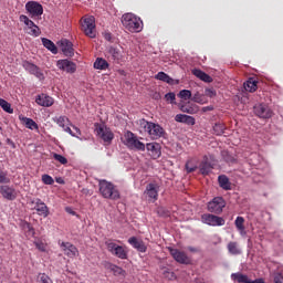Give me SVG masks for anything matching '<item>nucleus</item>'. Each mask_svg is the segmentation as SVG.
Masks as SVG:
<instances>
[{
    "label": "nucleus",
    "instance_id": "nucleus-1",
    "mask_svg": "<svg viewBox=\"0 0 283 283\" xmlns=\"http://www.w3.org/2000/svg\"><path fill=\"white\" fill-rule=\"evenodd\" d=\"M99 193L107 200H120V191L118 188L105 179L98 181Z\"/></svg>",
    "mask_w": 283,
    "mask_h": 283
},
{
    "label": "nucleus",
    "instance_id": "nucleus-2",
    "mask_svg": "<svg viewBox=\"0 0 283 283\" xmlns=\"http://www.w3.org/2000/svg\"><path fill=\"white\" fill-rule=\"evenodd\" d=\"M122 24L128 32H143V20L134 13L123 14Z\"/></svg>",
    "mask_w": 283,
    "mask_h": 283
},
{
    "label": "nucleus",
    "instance_id": "nucleus-3",
    "mask_svg": "<svg viewBox=\"0 0 283 283\" xmlns=\"http://www.w3.org/2000/svg\"><path fill=\"white\" fill-rule=\"evenodd\" d=\"M105 247L108 253H112L115 258H118L119 260H127L129 255L127 247L118 245L112 239L105 241Z\"/></svg>",
    "mask_w": 283,
    "mask_h": 283
},
{
    "label": "nucleus",
    "instance_id": "nucleus-4",
    "mask_svg": "<svg viewBox=\"0 0 283 283\" xmlns=\"http://www.w3.org/2000/svg\"><path fill=\"white\" fill-rule=\"evenodd\" d=\"M19 21L20 23L24 24V32L27 34L34 38L41 36V29L39 28V25H36V23H34V21H32V19H30V17L21 14L19 17Z\"/></svg>",
    "mask_w": 283,
    "mask_h": 283
},
{
    "label": "nucleus",
    "instance_id": "nucleus-5",
    "mask_svg": "<svg viewBox=\"0 0 283 283\" xmlns=\"http://www.w3.org/2000/svg\"><path fill=\"white\" fill-rule=\"evenodd\" d=\"M145 132H147L148 136L151 140H158V138H165V128L160 126V124H156L154 122H146L144 125Z\"/></svg>",
    "mask_w": 283,
    "mask_h": 283
},
{
    "label": "nucleus",
    "instance_id": "nucleus-6",
    "mask_svg": "<svg viewBox=\"0 0 283 283\" xmlns=\"http://www.w3.org/2000/svg\"><path fill=\"white\" fill-rule=\"evenodd\" d=\"M24 8L30 19H33L34 21L43 17V4H41L38 1H34V0L28 1Z\"/></svg>",
    "mask_w": 283,
    "mask_h": 283
},
{
    "label": "nucleus",
    "instance_id": "nucleus-7",
    "mask_svg": "<svg viewBox=\"0 0 283 283\" xmlns=\"http://www.w3.org/2000/svg\"><path fill=\"white\" fill-rule=\"evenodd\" d=\"M125 145L128 146L129 149H137V151H145L146 146L143 142L138 140V137L134 135V133L127 130L124 135Z\"/></svg>",
    "mask_w": 283,
    "mask_h": 283
},
{
    "label": "nucleus",
    "instance_id": "nucleus-8",
    "mask_svg": "<svg viewBox=\"0 0 283 283\" xmlns=\"http://www.w3.org/2000/svg\"><path fill=\"white\" fill-rule=\"evenodd\" d=\"M82 30L90 39H96V19L94 17L84 18Z\"/></svg>",
    "mask_w": 283,
    "mask_h": 283
},
{
    "label": "nucleus",
    "instance_id": "nucleus-9",
    "mask_svg": "<svg viewBox=\"0 0 283 283\" xmlns=\"http://www.w3.org/2000/svg\"><path fill=\"white\" fill-rule=\"evenodd\" d=\"M95 134L102 138L104 143H112L114 140V133L105 124H95Z\"/></svg>",
    "mask_w": 283,
    "mask_h": 283
},
{
    "label": "nucleus",
    "instance_id": "nucleus-10",
    "mask_svg": "<svg viewBox=\"0 0 283 283\" xmlns=\"http://www.w3.org/2000/svg\"><path fill=\"white\" fill-rule=\"evenodd\" d=\"M22 67L25 70V72H29V74H32L35 76V78H39V81H45V75L43 74V71L35 65L34 63L30 61H23Z\"/></svg>",
    "mask_w": 283,
    "mask_h": 283
},
{
    "label": "nucleus",
    "instance_id": "nucleus-11",
    "mask_svg": "<svg viewBox=\"0 0 283 283\" xmlns=\"http://www.w3.org/2000/svg\"><path fill=\"white\" fill-rule=\"evenodd\" d=\"M224 207H227V202L222 197H214L208 202V211H210V213H216L217 216L222 213V209H224Z\"/></svg>",
    "mask_w": 283,
    "mask_h": 283
},
{
    "label": "nucleus",
    "instance_id": "nucleus-12",
    "mask_svg": "<svg viewBox=\"0 0 283 283\" xmlns=\"http://www.w3.org/2000/svg\"><path fill=\"white\" fill-rule=\"evenodd\" d=\"M201 222L208 224L209 227H224V218L218 217L211 213H205L201 216Z\"/></svg>",
    "mask_w": 283,
    "mask_h": 283
},
{
    "label": "nucleus",
    "instance_id": "nucleus-13",
    "mask_svg": "<svg viewBox=\"0 0 283 283\" xmlns=\"http://www.w3.org/2000/svg\"><path fill=\"white\" fill-rule=\"evenodd\" d=\"M168 251H169L170 255L174 258V260L176 262H178L179 264H190L191 263V259H189L187 253H185L178 249H174V248H168Z\"/></svg>",
    "mask_w": 283,
    "mask_h": 283
},
{
    "label": "nucleus",
    "instance_id": "nucleus-14",
    "mask_svg": "<svg viewBox=\"0 0 283 283\" xmlns=\"http://www.w3.org/2000/svg\"><path fill=\"white\" fill-rule=\"evenodd\" d=\"M254 114L259 118H272L273 109H271L266 104H256L254 105Z\"/></svg>",
    "mask_w": 283,
    "mask_h": 283
},
{
    "label": "nucleus",
    "instance_id": "nucleus-15",
    "mask_svg": "<svg viewBox=\"0 0 283 283\" xmlns=\"http://www.w3.org/2000/svg\"><path fill=\"white\" fill-rule=\"evenodd\" d=\"M0 193L2 198H4V200H10V201L17 200V198L19 197V191H17L14 187L8 186V185L0 186Z\"/></svg>",
    "mask_w": 283,
    "mask_h": 283
},
{
    "label": "nucleus",
    "instance_id": "nucleus-16",
    "mask_svg": "<svg viewBox=\"0 0 283 283\" xmlns=\"http://www.w3.org/2000/svg\"><path fill=\"white\" fill-rule=\"evenodd\" d=\"M56 66L59 67V70H62L67 74H74V72H76V63L70 60H59Z\"/></svg>",
    "mask_w": 283,
    "mask_h": 283
},
{
    "label": "nucleus",
    "instance_id": "nucleus-17",
    "mask_svg": "<svg viewBox=\"0 0 283 283\" xmlns=\"http://www.w3.org/2000/svg\"><path fill=\"white\" fill-rule=\"evenodd\" d=\"M61 249L67 258H78V249L74 244L70 242H62Z\"/></svg>",
    "mask_w": 283,
    "mask_h": 283
},
{
    "label": "nucleus",
    "instance_id": "nucleus-18",
    "mask_svg": "<svg viewBox=\"0 0 283 283\" xmlns=\"http://www.w3.org/2000/svg\"><path fill=\"white\" fill-rule=\"evenodd\" d=\"M32 205H35L34 210L38 212V216H43V218H48V216H50V209L41 199H35L32 201Z\"/></svg>",
    "mask_w": 283,
    "mask_h": 283
},
{
    "label": "nucleus",
    "instance_id": "nucleus-19",
    "mask_svg": "<svg viewBox=\"0 0 283 283\" xmlns=\"http://www.w3.org/2000/svg\"><path fill=\"white\" fill-rule=\"evenodd\" d=\"M35 103L40 105V107H52L54 105V98L48 94H40L35 98Z\"/></svg>",
    "mask_w": 283,
    "mask_h": 283
},
{
    "label": "nucleus",
    "instance_id": "nucleus-20",
    "mask_svg": "<svg viewBox=\"0 0 283 283\" xmlns=\"http://www.w3.org/2000/svg\"><path fill=\"white\" fill-rule=\"evenodd\" d=\"M146 149H147L149 156L154 158V160L158 159V157L161 156V154H163L160 150V144H158V143L146 144Z\"/></svg>",
    "mask_w": 283,
    "mask_h": 283
},
{
    "label": "nucleus",
    "instance_id": "nucleus-21",
    "mask_svg": "<svg viewBox=\"0 0 283 283\" xmlns=\"http://www.w3.org/2000/svg\"><path fill=\"white\" fill-rule=\"evenodd\" d=\"M145 196L148 197L149 200L156 202L158 200V185L156 184H148L146 186V190L144 191Z\"/></svg>",
    "mask_w": 283,
    "mask_h": 283
},
{
    "label": "nucleus",
    "instance_id": "nucleus-22",
    "mask_svg": "<svg viewBox=\"0 0 283 283\" xmlns=\"http://www.w3.org/2000/svg\"><path fill=\"white\" fill-rule=\"evenodd\" d=\"M128 244H130L133 249L138 250L139 253H145L147 251V245H145V242H143V240H138L136 237H130L128 239Z\"/></svg>",
    "mask_w": 283,
    "mask_h": 283
},
{
    "label": "nucleus",
    "instance_id": "nucleus-23",
    "mask_svg": "<svg viewBox=\"0 0 283 283\" xmlns=\"http://www.w3.org/2000/svg\"><path fill=\"white\" fill-rule=\"evenodd\" d=\"M60 46L64 56H74V44L71 41L62 40Z\"/></svg>",
    "mask_w": 283,
    "mask_h": 283
},
{
    "label": "nucleus",
    "instance_id": "nucleus-24",
    "mask_svg": "<svg viewBox=\"0 0 283 283\" xmlns=\"http://www.w3.org/2000/svg\"><path fill=\"white\" fill-rule=\"evenodd\" d=\"M180 112H184V114H198L199 107L196 104H181L179 106Z\"/></svg>",
    "mask_w": 283,
    "mask_h": 283
},
{
    "label": "nucleus",
    "instance_id": "nucleus-25",
    "mask_svg": "<svg viewBox=\"0 0 283 283\" xmlns=\"http://www.w3.org/2000/svg\"><path fill=\"white\" fill-rule=\"evenodd\" d=\"M192 74L193 76H197V78H200V81H203V83L213 82V78L209 74L202 72L201 70L195 69L192 70Z\"/></svg>",
    "mask_w": 283,
    "mask_h": 283
},
{
    "label": "nucleus",
    "instance_id": "nucleus-26",
    "mask_svg": "<svg viewBox=\"0 0 283 283\" xmlns=\"http://www.w3.org/2000/svg\"><path fill=\"white\" fill-rule=\"evenodd\" d=\"M228 251L230 255H242V248L235 241H231L228 243Z\"/></svg>",
    "mask_w": 283,
    "mask_h": 283
},
{
    "label": "nucleus",
    "instance_id": "nucleus-27",
    "mask_svg": "<svg viewBox=\"0 0 283 283\" xmlns=\"http://www.w3.org/2000/svg\"><path fill=\"white\" fill-rule=\"evenodd\" d=\"M41 41H42V44L46 48V50L52 52V54H59V49L56 48V44L52 42V40L48 38H42Z\"/></svg>",
    "mask_w": 283,
    "mask_h": 283
},
{
    "label": "nucleus",
    "instance_id": "nucleus-28",
    "mask_svg": "<svg viewBox=\"0 0 283 283\" xmlns=\"http://www.w3.org/2000/svg\"><path fill=\"white\" fill-rule=\"evenodd\" d=\"M219 186L224 191H231V181H229V177L227 175H221L218 177Z\"/></svg>",
    "mask_w": 283,
    "mask_h": 283
},
{
    "label": "nucleus",
    "instance_id": "nucleus-29",
    "mask_svg": "<svg viewBox=\"0 0 283 283\" xmlns=\"http://www.w3.org/2000/svg\"><path fill=\"white\" fill-rule=\"evenodd\" d=\"M191 101L193 103H198V105H207V103H209L207 95L201 94L200 92H196L191 97Z\"/></svg>",
    "mask_w": 283,
    "mask_h": 283
},
{
    "label": "nucleus",
    "instance_id": "nucleus-30",
    "mask_svg": "<svg viewBox=\"0 0 283 283\" xmlns=\"http://www.w3.org/2000/svg\"><path fill=\"white\" fill-rule=\"evenodd\" d=\"M156 81H163V83H167L168 85H174L175 81L165 72H158L155 75Z\"/></svg>",
    "mask_w": 283,
    "mask_h": 283
},
{
    "label": "nucleus",
    "instance_id": "nucleus-31",
    "mask_svg": "<svg viewBox=\"0 0 283 283\" xmlns=\"http://www.w3.org/2000/svg\"><path fill=\"white\" fill-rule=\"evenodd\" d=\"M231 280H233V282H238V283H251V279H249L248 275L242 274L240 272L232 273L231 274Z\"/></svg>",
    "mask_w": 283,
    "mask_h": 283
},
{
    "label": "nucleus",
    "instance_id": "nucleus-32",
    "mask_svg": "<svg viewBox=\"0 0 283 283\" xmlns=\"http://www.w3.org/2000/svg\"><path fill=\"white\" fill-rule=\"evenodd\" d=\"M108 54L111 56V59H113V61H120V59H123V54L120 53V49L115 48V46H111L108 49Z\"/></svg>",
    "mask_w": 283,
    "mask_h": 283
},
{
    "label": "nucleus",
    "instance_id": "nucleus-33",
    "mask_svg": "<svg viewBox=\"0 0 283 283\" xmlns=\"http://www.w3.org/2000/svg\"><path fill=\"white\" fill-rule=\"evenodd\" d=\"M235 228L239 231L241 235H247V230L244 228V218L243 217H237L234 221Z\"/></svg>",
    "mask_w": 283,
    "mask_h": 283
},
{
    "label": "nucleus",
    "instance_id": "nucleus-34",
    "mask_svg": "<svg viewBox=\"0 0 283 283\" xmlns=\"http://www.w3.org/2000/svg\"><path fill=\"white\" fill-rule=\"evenodd\" d=\"M243 87L245 92H255L258 90V82L253 80V77H250L244 84Z\"/></svg>",
    "mask_w": 283,
    "mask_h": 283
},
{
    "label": "nucleus",
    "instance_id": "nucleus-35",
    "mask_svg": "<svg viewBox=\"0 0 283 283\" xmlns=\"http://www.w3.org/2000/svg\"><path fill=\"white\" fill-rule=\"evenodd\" d=\"M71 127H73L75 133L72 132ZM71 127H70V125H67L66 127L63 128V132H66V134H70V136H73V138H80V136H81V128H78V127H76L75 125H72V124H71Z\"/></svg>",
    "mask_w": 283,
    "mask_h": 283
},
{
    "label": "nucleus",
    "instance_id": "nucleus-36",
    "mask_svg": "<svg viewBox=\"0 0 283 283\" xmlns=\"http://www.w3.org/2000/svg\"><path fill=\"white\" fill-rule=\"evenodd\" d=\"M95 70H107L109 67V63L106 62L103 57H97L94 62Z\"/></svg>",
    "mask_w": 283,
    "mask_h": 283
},
{
    "label": "nucleus",
    "instance_id": "nucleus-37",
    "mask_svg": "<svg viewBox=\"0 0 283 283\" xmlns=\"http://www.w3.org/2000/svg\"><path fill=\"white\" fill-rule=\"evenodd\" d=\"M54 123H56V125H59V127H62V129H64V127H66L67 125H72V123H70V118H67V116H60V117H55L53 118Z\"/></svg>",
    "mask_w": 283,
    "mask_h": 283
},
{
    "label": "nucleus",
    "instance_id": "nucleus-38",
    "mask_svg": "<svg viewBox=\"0 0 283 283\" xmlns=\"http://www.w3.org/2000/svg\"><path fill=\"white\" fill-rule=\"evenodd\" d=\"M22 123H24L27 129H39V124L30 117H22Z\"/></svg>",
    "mask_w": 283,
    "mask_h": 283
},
{
    "label": "nucleus",
    "instance_id": "nucleus-39",
    "mask_svg": "<svg viewBox=\"0 0 283 283\" xmlns=\"http://www.w3.org/2000/svg\"><path fill=\"white\" fill-rule=\"evenodd\" d=\"M0 107L3 109V112H7V114H13L14 109H12V106L8 101L0 98Z\"/></svg>",
    "mask_w": 283,
    "mask_h": 283
},
{
    "label": "nucleus",
    "instance_id": "nucleus-40",
    "mask_svg": "<svg viewBox=\"0 0 283 283\" xmlns=\"http://www.w3.org/2000/svg\"><path fill=\"white\" fill-rule=\"evenodd\" d=\"M108 269L114 273V275H125V270L118 265L108 263Z\"/></svg>",
    "mask_w": 283,
    "mask_h": 283
},
{
    "label": "nucleus",
    "instance_id": "nucleus-41",
    "mask_svg": "<svg viewBox=\"0 0 283 283\" xmlns=\"http://www.w3.org/2000/svg\"><path fill=\"white\" fill-rule=\"evenodd\" d=\"M211 169H212V167H211V164H209V163H202L200 166V172L203 176L211 174Z\"/></svg>",
    "mask_w": 283,
    "mask_h": 283
},
{
    "label": "nucleus",
    "instance_id": "nucleus-42",
    "mask_svg": "<svg viewBox=\"0 0 283 283\" xmlns=\"http://www.w3.org/2000/svg\"><path fill=\"white\" fill-rule=\"evenodd\" d=\"M0 185H10V177H8V171L0 170Z\"/></svg>",
    "mask_w": 283,
    "mask_h": 283
},
{
    "label": "nucleus",
    "instance_id": "nucleus-43",
    "mask_svg": "<svg viewBox=\"0 0 283 283\" xmlns=\"http://www.w3.org/2000/svg\"><path fill=\"white\" fill-rule=\"evenodd\" d=\"M179 98H182L184 101H189L191 97V91L189 90H181L178 94Z\"/></svg>",
    "mask_w": 283,
    "mask_h": 283
},
{
    "label": "nucleus",
    "instance_id": "nucleus-44",
    "mask_svg": "<svg viewBox=\"0 0 283 283\" xmlns=\"http://www.w3.org/2000/svg\"><path fill=\"white\" fill-rule=\"evenodd\" d=\"M213 132L216 136H222L224 134V125L223 124H216L213 126Z\"/></svg>",
    "mask_w": 283,
    "mask_h": 283
},
{
    "label": "nucleus",
    "instance_id": "nucleus-45",
    "mask_svg": "<svg viewBox=\"0 0 283 283\" xmlns=\"http://www.w3.org/2000/svg\"><path fill=\"white\" fill-rule=\"evenodd\" d=\"M54 160H57L60 165H67V158H65L63 155H59L56 153L53 154Z\"/></svg>",
    "mask_w": 283,
    "mask_h": 283
},
{
    "label": "nucleus",
    "instance_id": "nucleus-46",
    "mask_svg": "<svg viewBox=\"0 0 283 283\" xmlns=\"http://www.w3.org/2000/svg\"><path fill=\"white\" fill-rule=\"evenodd\" d=\"M42 182L43 185H53L54 178H52L50 175H42Z\"/></svg>",
    "mask_w": 283,
    "mask_h": 283
},
{
    "label": "nucleus",
    "instance_id": "nucleus-47",
    "mask_svg": "<svg viewBox=\"0 0 283 283\" xmlns=\"http://www.w3.org/2000/svg\"><path fill=\"white\" fill-rule=\"evenodd\" d=\"M166 101H169L171 105H176V93H167L165 95Z\"/></svg>",
    "mask_w": 283,
    "mask_h": 283
},
{
    "label": "nucleus",
    "instance_id": "nucleus-48",
    "mask_svg": "<svg viewBox=\"0 0 283 283\" xmlns=\"http://www.w3.org/2000/svg\"><path fill=\"white\" fill-rule=\"evenodd\" d=\"M34 245L39 251H41L42 253H45L46 245L45 243H43V241H34Z\"/></svg>",
    "mask_w": 283,
    "mask_h": 283
},
{
    "label": "nucleus",
    "instance_id": "nucleus-49",
    "mask_svg": "<svg viewBox=\"0 0 283 283\" xmlns=\"http://www.w3.org/2000/svg\"><path fill=\"white\" fill-rule=\"evenodd\" d=\"M196 169H198V167L193 165L191 161L186 163V170L188 174H192V171H195Z\"/></svg>",
    "mask_w": 283,
    "mask_h": 283
},
{
    "label": "nucleus",
    "instance_id": "nucleus-50",
    "mask_svg": "<svg viewBox=\"0 0 283 283\" xmlns=\"http://www.w3.org/2000/svg\"><path fill=\"white\" fill-rule=\"evenodd\" d=\"M39 277L41 283H52V279H50L45 273H41Z\"/></svg>",
    "mask_w": 283,
    "mask_h": 283
},
{
    "label": "nucleus",
    "instance_id": "nucleus-51",
    "mask_svg": "<svg viewBox=\"0 0 283 283\" xmlns=\"http://www.w3.org/2000/svg\"><path fill=\"white\" fill-rule=\"evenodd\" d=\"M217 95L218 93L216 92V90L206 88V96H208L209 98H216Z\"/></svg>",
    "mask_w": 283,
    "mask_h": 283
},
{
    "label": "nucleus",
    "instance_id": "nucleus-52",
    "mask_svg": "<svg viewBox=\"0 0 283 283\" xmlns=\"http://www.w3.org/2000/svg\"><path fill=\"white\" fill-rule=\"evenodd\" d=\"M184 123L186 125H196V118H193V116L186 115V119Z\"/></svg>",
    "mask_w": 283,
    "mask_h": 283
},
{
    "label": "nucleus",
    "instance_id": "nucleus-53",
    "mask_svg": "<svg viewBox=\"0 0 283 283\" xmlns=\"http://www.w3.org/2000/svg\"><path fill=\"white\" fill-rule=\"evenodd\" d=\"M27 229H28L27 234L30 235L31 238H34V235L36 233L34 231V228L30 223H27Z\"/></svg>",
    "mask_w": 283,
    "mask_h": 283
},
{
    "label": "nucleus",
    "instance_id": "nucleus-54",
    "mask_svg": "<svg viewBox=\"0 0 283 283\" xmlns=\"http://www.w3.org/2000/svg\"><path fill=\"white\" fill-rule=\"evenodd\" d=\"M186 118H187V115H185V114H177L175 116L176 123H185Z\"/></svg>",
    "mask_w": 283,
    "mask_h": 283
},
{
    "label": "nucleus",
    "instance_id": "nucleus-55",
    "mask_svg": "<svg viewBox=\"0 0 283 283\" xmlns=\"http://www.w3.org/2000/svg\"><path fill=\"white\" fill-rule=\"evenodd\" d=\"M274 283H283V272H279L275 274Z\"/></svg>",
    "mask_w": 283,
    "mask_h": 283
},
{
    "label": "nucleus",
    "instance_id": "nucleus-56",
    "mask_svg": "<svg viewBox=\"0 0 283 283\" xmlns=\"http://www.w3.org/2000/svg\"><path fill=\"white\" fill-rule=\"evenodd\" d=\"M164 275L165 277H168V280H171V281L176 280V274L174 272L165 271Z\"/></svg>",
    "mask_w": 283,
    "mask_h": 283
},
{
    "label": "nucleus",
    "instance_id": "nucleus-57",
    "mask_svg": "<svg viewBox=\"0 0 283 283\" xmlns=\"http://www.w3.org/2000/svg\"><path fill=\"white\" fill-rule=\"evenodd\" d=\"M202 112H203V113L213 112V106H206V107H202Z\"/></svg>",
    "mask_w": 283,
    "mask_h": 283
},
{
    "label": "nucleus",
    "instance_id": "nucleus-58",
    "mask_svg": "<svg viewBox=\"0 0 283 283\" xmlns=\"http://www.w3.org/2000/svg\"><path fill=\"white\" fill-rule=\"evenodd\" d=\"M65 211H66V213H70L71 216H75L76 214V212L74 210H72V208H70V207H66Z\"/></svg>",
    "mask_w": 283,
    "mask_h": 283
},
{
    "label": "nucleus",
    "instance_id": "nucleus-59",
    "mask_svg": "<svg viewBox=\"0 0 283 283\" xmlns=\"http://www.w3.org/2000/svg\"><path fill=\"white\" fill-rule=\"evenodd\" d=\"M250 283H266V282H264V279H255L254 281L250 280Z\"/></svg>",
    "mask_w": 283,
    "mask_h": 283
},
{
    "label": "nucleus",
    "instance_id": "nucleus-60",
    "mask_svg": "<svg viewBox=\"0 0 283 283\" xmlns=\"http://www.w3.org/2000/svg\"><path fill=\"white\" fill-rule=\"evenodd\" d=\"M57 182H62L61 180H57Z\"/></svg>",
    "mask_w": 283,
    "mask_h": 283
},
{
    "label": "nucleus",
    "instance_id": "nucleus-61",
    "mask_svg": "<svg viewBox=\"0 0 283 283\" xmlns=\"http://www.w3.org/2000/svg\"><path fill=\"white\" fill-rule=\"evenodd\" d=\"M57 182H62L61 180H57Z\"/></svg>",
    "mask_w": 283,
    "mask_h": 283
}]
</instances>
